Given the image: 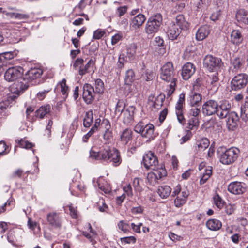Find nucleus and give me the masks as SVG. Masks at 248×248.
<instances>
[{"label":"nucleus","mask_w":248,"mask_h":248,"mask_svg":"<svg viewBox=\"0 0 248 248\" xmlns=\"http://www.w3.org/2000/svg\"><path fill=\"white\" fill-rule=\"evenodd\" d=\"M160 78L164 81L170 83L169 89L167 91V96H170L175 90L177 81L175 72L172 62H168L162 66L160 70Z\"/></svg>","instance_id":"1"},{"label":"nucleus","mask_w":248,"mask_h":248,"mask_svg":"<svg viewBox=\"0 0 248 248\" xmlns=\"http://www.w3.org/2000/svg\"><path fill=\"white\" fill-rule=\"evenodd\" d=\"M162 21V16L160 14H157L150 17L146 24V33L148 35H152L158 32Z\"/></svg>","instance_id":"2"},{"label":"nucleus","mask_w":248,"mask_h":248,"mask_svg":"<svg viewBox=\"0 0 248 248\" xmlns=\"http://www.w3.org/2000/svg\"><path fill=\"white\" fill-rule=\"evenodd\" d=\"M134 131L140 134L142 137L148 139V140H153L155 137L154 134L155 127L151 124L146 125L142 122L138 123L134 127Z\"/></svg>","instance_id":"3"},{"label":"nucleus","mask_w":248,"mask_h":248,"mask_svg":"<svg viewBox=\"0 0 248 248\" xmlns=\"http://www.w3.org/2000/svg\"><path fill=\"white\" fill-rule=\"evenodd\" d=\"M239 152V150L235 147L226 149L220 155L219 161L224 165L232 164L237 159Z\"/></svg>","instance_id":"4"},{"label":"nucleus","mask_w":248,"mask_h":248,"mask_svg":"<svg viewBox=\"0 0 248 248\" xmlns=\"http://www.w3.org/2000/svg\"><path fill=\"white\" fill-rule=\"evenodd\" d=\"M223 66L221 59L212 55H206L203 59V66L210 72H217Z\"/></svg>","instance_id":"5"},{"label":"nucleus","mask_w":248,"mask_h":248,"mask_svg":"<svg viewBox=\"0 0 248 248\" xmlns=\"http://www.w3.org/2000/svg\"><path fill=\"white\" fill-rule=\"evenodd\" d=\"M248 83V75L239 73L235 76L231 82V88L233 91H238L244 88Z\"/></svg>","instance_id":"6"},{"label":"nucleus","mask_w":248,"mask_h":248,"mask_svg":"<svg viewBox=\"0 0 248 248\" xmlns=\"http://www.w3.org/2000/svg\"><path fill=\"white\" fill-rule=\"evenodd\" d=\"M142 162L144 167L147 170H155L159 169L158 160L156 156L152 151H148L142 158Z\"/></svg>","instance_id":"7"},{"label":"nucleus","mask_w":248,"mask_h":248,"mask_svg":"<svg viewBox=\"0 0 248 248\" xmlns=\"http://www.w3.org/2000/svg\"><path fill=\"white\" fill-rule=\"evenodd\" d=\"M111 150L112 148L108 146L104 147L98 152L91 149L90 152V157L96 160L108 161L110 159V154H112Z\"/></svg>","instance_id":"8"},{"label":"nucleus","mask_w":248,"mask_h":248,"mask_svg":"<svg viewBox=\"0 0 248 248\" xmlns=\"http://www.w3.org/2000/svg\"><path fill=\"white\" fill-rule=\"evenodd\" d=\"M83 59L78 58L73 64V67L75 68H79L78 73L81 76L89 73L90 69L95 64L94 61L92 59H90L85 65H83Z\"/></svg>","instance_id":"9"},{"label":"nucleus","mask_w":248,"mask_h":248,"mask_svg":"<svg viewBox=\"0 0 248 248\" xmlns=\"http://www.w3.org/2000/svg\"><path fill=\"white\" fill-rule=\"evenodd\" d=\"M154 172H151L148 173L147 180L150 185L155 186L158 182V180L166 175L165 169L160 167L159 169L154 170Z\"/></svg>","instance_id":"10"},{"label":"nucleus","mask_w":248,"mask_h":248,"mask_svg":"<svg viewBox=\"0 0 248 248\" xmlns=\"http://www.w3.org/2000/svg\"><path fill=\"white\" fill-rule=\"evenodd\" d=\"M185 95L181 93L179 99L175 106V114L178 121L180 123L184 124L186 123V120L184 116V105L185 104Z\"/></svg>","instance_id":"11"},{"label":"nucleus","mask_w":248,"mask_h":248,"mask_svg":"<svg viewBox=\"0 0 248 248\" xmlns=\"http://www.w3.org/2000/svg\"><path fill=\"white\" fill-rule=\"evenodd\" d=\"M23 73L21 67H13L8 69L5 73L4 78L9 82L15 81L20 78Z\"/></svg>","instance_id":"12"},{"label":"nucleus","mask_w":248,"mask_h":248,"mask_svg":"<svg viewBox=\"0 0 248 248\" xmlns=\"http://www.w3.org/2000/svg\"><path fill=\"white\" fill-rule=\"evenodd\" d=\"M96 92L94 88L89 84H85L83 87V98L87 104H91L94 99Z\"/></svg>","instance_id":"13"},{"label":"nucleus","mask_w":248,"mask_h":248,"mask_svg":"<svg viewBox=\"0 0 248 248\" xmlns=\"http://www.w3.org/2000/svg\"><path fill=\"white\" fill-rule=\"evenodd\" d=\"M47 221L48 224L55 229H60L62 226V217L60 213L51 212L47 215Z\"/></svg>","instance_id":"14"},{"label":"nucleus","mask_w":248,"mask_h":248,"mask_svg":"<svg viewBox=\"0 0 248 248\" xmlns=\"http://www.w3.org/2000/svg\"><path fill=\"white\" fill-rule=\"evenodd\" d=\"M231 104L228 100H222L218 104L217 115L220 119L226 118L230 112Z\"/></svg>","instance_id":"15"},{"label":"nucleus","mask_w":248,"mask_h":248,"mask_svg":"<svg viewBox=\"0 0 248 248\" xmlns=\"http://www.w3.org/2000/svg\"><path fill=\"white\" fill-rule=\"evenodd\" d=\"M218 104L214 100H209L205 102L202 106L203 114L210 116L217 113Z\"/></svg>","instance_id":"16"},{"label":"nucleus","mask_w":248,"mask_h":248,"mask_svg":"<svg viewBox=\"0 0 248 248\" xmlns=\"http://www.w3.org/2000/svg\"><path fill=\"white\" fill-rule=\"evenodd\" d=\"M136 110L134 106H129L122 115L123 122L126 125H131L134 121V115Z\"/></svg>","instance_id":"17"},{"label":"nucleus","mask_w":248,"mask_h":248,"mask_svg":"<svg viewBox=\"0 0 248 248\" xmlns=\"http://www.w3.org/2000/svg\"><path fill=\"white\" fill-rule=\"evenodd\" d=\"M245 184L238 182H234L229 185L228 190L235 195L242 194L245 191Z\"/></svg>","instance_id":"18"},{"label":"nucleus","mask_w":248,"mask_h":248,"mask_svg":"<svg viewBox=\"0 0 248 248\" xmlns=\"http://www.w3.org/2000/svg\"><path fill=\"white\" fill-rule=\"evenodd\" d=\"M195 67L193 64L187 62L182 68L181 75L184 80H188L195 73Z\"/></svg>","instance_id":"19"},{"label":"nucleus","mask_w":248,"mask_h":248,"mask_svg":"<svg viewBox=\"0 0 248 248\" xmlns=\"http://www.w3.org/2000/svg\"><path fill=\"white\" fill-rule=\"evenodd\" d=\"M226 121L228 128L229 130H233L237 125V123L239 120L238 114L234 111H231L227 115Z\"/></svg>","instance_id":"20"},{"label":"nucleus","mask_w":248,"mask_h":248,"mask_svg":"<svg viewBox=\"0 0 248 248\" xmlns=\"http://www.w3.org/2000/svg\"><path fill=\"white\" fill-rule=\"evenodd\" d=\"M181 32V29H178L174 23L171 22L168 25L166 33L170 39L174 40L177 39Z\"/></svg>","instance_id":"21"},{"label":"nucleus","mask_w":248,"mask_h":248,"mask_svg":"<svg viewBox=\"0 0 248 248\" xmlns=\"http://www.w3.org/2000/svg\"><path fill=\"white\" fill-rule=\"evenodd\" d=\"M189 191L186 188H183L181 192L179 193L176 196L174 201V203L176 207H180L184 204L189 196Z\"/></svg>","instance_id":"22"},{"label":"nucleus","mask_w":248,"mask_h":248,"mask_svg":"<svg viewBox=\"0 0 248 248\" xmlns=\"http://www.w3.org/2000/svg\"><path fill=\"white\" fill-rule=\"evenodd\" d=\"M146 20L145 16L139 14L134 17L130 21V26L133 30H137L141 27Z\"/></svg>","instance_id":"23"},{"label":"nucleus","mask_w":248,"mask_h":248,"mask_svg":"<svg viewBox=\"0 0 248 248\" xmlns=\"http://www.w3.org/2000/svg\"><path fill=\"white\" fill-rule=\"evenodd\" d=\"M15 97V96H10L6 100L0 102V114L2 116H7L9 114L8 108L11 106L13 99Z\"/></svg>","instance_id":"24"},{"label":"nucleus","mask_w":248,"mask_h":248,"mask_svg":"<svg viewBox=\"0 0 248 248\" xmlns=\"http://www.w3.org/2000/svg\"><path fill=\"white\" fill-rule=\"evenodd\" d=\"M210 32V29L208 25L201 26L197 31L196 34V38L198 41H202L206 38Z\"/></svg>","instance_id":"25"},{"label":"nucleus","mask_w":248,"mask_h":248,"mask_svg":"<svg viewBox=\"0 0 248 248\" xmlns=\"http://www.w3.org/2000/svg\"><path fill=\"white\" fill-rule=\"evenodd\" d=\"M174 23L175 25L178 27V29L182 30H186L188 28L189 24L187 21L185 19L184 16L182 15H178L175 18Z\"/></svg>","instance_id":"26"},{"label":"nucleus","mask_w":248,"mask_h":248,"mask_svg":"<svg viewBox=\"0 0 248 248\" xmlns=\"http://www.w3.org/2000/svg\"><path fill=\"white\" fill-rule=\"evenodd\" d=\"M112 154H110L109 162L112 163L115 166H118L122 162L120 152L116 148H113L111 150Z\"/></svg>","instance_id":"27"},{"label":"nucleus","mask_w":248,"mask_h":248,"mask_svg":"<svg viewBox=\"0 0 248 248\" xmlns=\"http://www.w3.org/2000/svg\"><path fill=\"white\" fill-rule=\"evenodd\" d=\"M202 99L201 94L196 92H191L188 97V101L190 106H200Z\"/></svg>","instance_id":"28"},{"label":"nucleus","mask_w":248,"mask_h":248,"mask_svg":"<svg viewBox=\"0 0 248 248\" xmlns=\"http://www.w3.org/2000/svg\"><path fill=\"white\" fill-rule=\"evenodd\" d=\"M42 74L43 71L42 69L32 68L27 72L25 78L32 80L40 78Z\"/></svg>","instance_id":"29"},{"label":"nucleus","mask_w":248,"mask_h":248,"mask_svg":"<svg viewBox=\"0 0 248 248\" xmlns=\"http://www.w3.org/2000/svg\"><path fill=\"white\" fill-rule=\"evenodd\" d=\"M231 42L235 45H240L243 41V36L238 30H233L231 34Z\"/></svg>","instance_id":"30"},{"label":"nucleus","mask_w":248,"mask_h":248,"mask_svg":"<svg viewBox=\"0 0 248 248\" xmlns=\"http://www.w3.org/2000/svg\"><path fill=\"white\" fill-rule=\"evenodd\" d=\"M235 16L238 22L248 25V11L240 9L237 11Z\"/></svg>","instance_id":"31"},{"label":"nucleus","mask_w":248,"mask_h":248,"mask_svg":"<svg viewBox=\"0 0 248 248\" xmlns=\"http://www.w3.org/2000/svg\"><path fill=\"white\" fill-rule=\"evenodd\" d=\"M132 131L130 128H126L124 130L120 135L121 141L124 144H127L132 139Z\"/></svg>","instance_id":"32"},{"label":"nucleus","mask_w":248,"mask_h":248,"mask_svg":"<svg viewBox=\"0 0 248 248\" xmlns=\"http://www.w3.org/2000/svg\"><path fill=\"white\" fill-rule=\"evenodd\" d=\"M21 231H15L10 230L7 235V239L9 242L15 245L17 242L20 240L21 236L20 235Z\"/></svg>","instance_id":"33"},{"label":"nucleus","mask_w":248,"mask_h":248,"mask_svg":"<svg viewBox=\"0 0 248 248\" xmlns=\"http://www.w3.org/2000/svg\"><path fill=\"white\" fill-rule=\"evenodd\" d=\"M97 183L99 189L105 194H108L111 192V188L110 186L102 177H100L97 179Z\"/></svg>","instance_id":"34"},{"label":"nucleus","mask_w":248,"mask_h":248,"mask_svg":"<svg viewBox=\"0 0 248 248\" xmlns=\"http://www.w3.org/2000/svg\"><path fill=\"white\" fill-rule=\"evenodd\" d=\"M207 227L212 231L219 230L222 227V223L218 220L211 219L206 222Z\"/></svg>","instance_id":"35"},{"label":"nucleus","mask_w":248,"mask_h":248,"mask_svg":"<svg viewBox=\"0 0 248 248\" xmlns=\"http://www.w3.org/2000/svg\"><path fill=\"white\" fill-rule=\"evenodd\" d=\"M209 79L208 80V84L211 86V88L217 89L219 84V78L217 72L209 75Z\"/></svg>","instance_id":"36"},{"label":"nucleus","mask_w":248,"mask_h":248,"mask_svg":"<svg viewBox=\"0 0 248 248\" xmlns=\"http://www.w3.org/2000/svg\"><path fill=\"white\" fill-rule=\"evenodd\" d=\"M51 107L49 105H46L40 107L35 111V116L40 119H42L44 116L49 113L50 111Z\"/></svg>","instance_id":"37"},{"label":"nucleus","mask_w":248,"mask_h":248,"mask_svg":"<svg viewBox=\"0 0 248 248\" xmlns=\"http://www.w3.org/2000/svg\"><path fill=\"white\" fill-rule=\"evenodd\" d=\"M171 189L168 186H162L158 187L157 193L159 196L162 198H166L170 196L171 193Z\"/></svg>","instance_id":"38"},{"label":"nucleus","mask_w":248,"mask_h":248,"mask_svg":"<svg viewBox=\"0 0 248 248\" xmlns=\"http://www.w3.org/2000/svg\"><path fill=\"white\" fill-rule=\"evenodd\" d=\"M244 62L242 59L240 57H235L232 61V71L233 72H238L241 69Z\"/></svg>","instance_id":"39"},{"label":"nucleus","mask_w":248,"mask_h":248,"mask_svg":"<svg viewBox=\"0 0 248 248\" xmlns=\"http://www.w3.org/2000/svg\"><path fill=\"white\" fill-rule=\"evenodd\" d=\"M202 173V177L200 180L201 185L204 184L209 179L212 173V167L208 166L204 170Z\"/></svg>","instance_id":"40"},{"label":"nucleus","mask_w":248,"mask_h":248,"mask_svg":"<svg viewBox=\"0 0 248 248\" xmlns=\"http://www.w3.org/2000/svg\"><path fill=\"white\" fill-rule=\"evenodd\" d=\"M210 142L207 138H202L197 141V146L199 151L204 150L209 146Z\"/></svg>","instance_id":"41"},{"label":"nucleus","mask_w":248,"mask_h":248,"mask_svg":"<svg viewBox=\"0 0 248 248\" xmlns=\"http://www.w3.org/2000/svg\"><path fill=\"white\" fill-rule=\"evenodd\" d=\"M93 113L92 110L86 113L83 121V125L86 127H89L93 122Z\"/></svg>","instance_id":"42"},{"label":"nucleus","mask_w":248,"mask_h":248,"mask_svg":"<svg viewBox=\"0 0 248 248\" xmlns=\"http://www.w3.org/2000/svg\"><path fill=\"white\" fill-rule=\"evenodd\" d=\"M143 181L140 178H135L133 181V186L136 191L140 192L143 190Z\"/></svg>","instance_id":"43"},{"label":"nucleus","mask_w":248,"mask_h":248,"mask_svg":"<svg viewBox=\"0 0 248 248\" xmlns=\"http://www.w3.org/2000/svg\"><path fill=\"white\" fill-rule=\"evenodd\" d=\"M137 49L136 45L134 43L131 44L127 49V56L128 57L129 60L134 59L136 54Z\"/></svg>","instance_id":"44"},{"label":"nucleus","mask_w":248,"mask_h":248,"mask_svg":"<svg viewBox=\"0 0 248 248\" xmlns=\"http://www.w3.org/2000/svg\"><path fill=\"white\" fill-rule=\"evenodd\" d=\"M97 207L99 211L101 212L108 213V207L105 202L104 200L99 199L98 202L96 203Z\"/></svg>","instance_id":"45"},{"label":"nucleus","mask_w":248,"mask_h":248,"mask_svg":"<svg viewBox=\"0 0 248 248\" xmlns=\"http://www.w3.org/2000/svg\"><path fill=\"white\" fill-rule=\"evenodd\" d=\"M125 104L123 101L119 100L115 108V113L116 115H121L123 114V111L125 110L124 108Z\"/></svg>","instance_id":"46"},{"label":"nucleus","mask_w":248,"mask_h":248,"mask_svg":"<svg viewBox=\"0 0 248 248\" xmlns=\"http://www.w3.org/2000/svg\"><path fill=\"white\" fill-rule=\"evenodd\" d=\"M95 88L96 93H101L104 91V83L100 79H97L95 81Z\"/></svg>","instance_id":"47"},{"label":"nucleus","mask_w":248,"mask_h":248,"mask_svg":"<svg viewBox=\"0 0 248 248\" xmlns=\"http://www.w3.org/2000/svg\"><path fill=\"white\" fill-rule=\"evenodd\" d=\"M66 82V79H63L62 81L58 84V86H60L61 91L62 94L65 95L66 97L68 94L67 92L68 91V87L67 86Z\"/></svg>","instance_id":"48"},{"label":"nucleus","mask_w":248,"mask_h":248,"mask_svg":"<svg viewBox=\"0 0 248 248\" xmlns=\"http://www.w3.org/2000/svg\"><path fill=\"white\" fill-rule=\"evenodd\" d=\"M134 71L131 70H128L125 74V81L127 84H129L132 82L134 80Z\"/></svg>","instance_id":"49"},{"label":"nucleus","mask_w":248,"mask_h":248,"mask_svg":"<svg viewBox=\"0 0 248 248\" xmlns=\"http://www.w3.org/2000/svg\"><path fill=\"white\" fill-rule=\"evenodd\" d=\"M10 151L9 147L6 145L5 141L1 140L0 141V155H5L8 154Z\"/></svg>","instance_id":"50"},{"label":"nucleus","mask_w":248,"mask_h":248,"mask_svg":"<svg viewBox=\"0 0 248 248\" xmlns=\"http://www.w3.org/2000/svg\"><path fill=\"white\" fill-rule=\"evenodd\" d=\"M214 202L218 208L220 209L223 207L224 202L218 195L217 194L214 197Z\"/></svg>","instance_id":"51"},{"label":"nucleus","mask_w":248,"mask_h":248,"mask_svg":"<svg viewBox=\"0 0 248 248\" xmlns=\"http://www.w3.org/2000/svg\"><path fill=\"white\" fill-rule=\"evenodd\" d=\"M191 108L189 110V114L190 116L197 118L200 112V106H190Z\"/></svg>","instance_id":"52"},{"label":"nucleus","mask_w":248,"mask_h":248,"mask_svg":"<svg viewBox=\"0 0 248 248\" xmlns=\"http://www.w3.org/2000/svg\"><path fill=\"white\" fill-rule=\"evenodd\" d=\"M118 227L119 229L122 231L124 232H127L129 231V225L123 221H120L118 224Z\"/></svg>","instance_id":"53"},{"label":"nucleus","mask_w":248,"mask_h":248,"mask_svg":"<svg viewBox=\"0 0 248 248\" xmlns=\"http://www.w3.org/2000/svg\"><path fill=\"white\" fill-rule=\"evenodd\" d=\"M136 238L133 236L124 237L121 238V241L122 243L127 244H134L136 242Z\"/></svg>","instance_id":"54"},{"label":"nucleus","mask_w":248,"mask_h":248,"mask_svg":"<svg viewBox=\"0 0 248 248\" xmlns=\"http://www.w3.org/2000/svg\"><path fill=\"white\" fill-rule=\"evenodd\" d=\"M241 116L240 117L243 121L247 122L248 121V108H245L242 106L241 108Z\"/></svg>","instance_id":"55"},{"label":"nucleus","mask_w":248,"mask_h":248,"mask_svg":"<svg viewBox=\"0 0 248 248\" xmlns=\"http://www.w3.org/2000/svg\"><path fill=\"white\" fill-rule=\"evenodd\" d=\"M143 77L147 81L152 80L154 77V73L151 70H146Z\"/></svg>","instance_id":"56"},{"label":"nucleus","mask_w":248,"mask_h":248,"mask_svg":"<svg viewBox=\"0 0 248 248\" xmlns=\"http://www.w3.org/2000/svg\"><path fill=\"white\" fill-rule=\"evenodd\" d=\"M18 143L21 147L26 149H31L33 146V145L31 143L22 139L18 141Z\"/></svg>","instance_id":"57"},{"label":"nucleus","mask_w":248,"mask_h":248,"mask_svg":"<svg viewBox=\"0 0 248 248\" xmlns=\"http://www.w3.org/2000/svg\"><path fill=\"white\" fill-rule=\"evenodd\" d=\"M188 128L192 129L193 127L198 125V120L197 118L193 117L189 119L188 123Z\"/></svg>","instance_id":"58"},{"label":"nucleus","mask_w":248,"mask_h":248,"mask_svg":"<svg viewBox=\"0 0 248 248\" xmlns=\"http://www.w3.org/2000/svg\"><path fill=\"white\" fill-rule=\"evenodd\" d=\"M105 32L101 30H97L93 32V38L94 39H99L105 34Z\"/></svg>","instance_id":"59"},{"label":"nucleus","mask_w":248,"mask_h":248,"mask_svg":"<svg viewBox=\"0 0 248 248\" xmlns=\"http://www.w3.org/2000/svg\"><path fill=\"white\" fill-rule=\"evenodd\" d=\"M29 17L30 16L28 14L16 13L15 19L22 20H27L29 18Z\"/></svg>","instance_id":"60"},{"label":"nucleus","mask_w":248,"mask_h":248,"mask_svg":"<svg viewBox=\"0 0 248 248\" xmlns=\"http://www.w3.org/2000/svg\"><path fill=\"white\" fill-rule=\"evenodd\" d=\"M235 209L234 205L229 204L225 206V212L228 215H231L234 212Z\"/></svg>","instance_id":"61"},{"label":"nucleus","mask_w":248,"mask_h":248,"mask_svg":"<svg viewBox=\"0 0 248 248\" xmlns=\"http://www.w3.org/2000/svg\"><path fill=\"white\" fill-rule=\"evenodd\" d=\"M69 209L70 211V215L71 217L74 219L77 218L78 217V213L76 208H75L72 205H69Z\"/></svg>","instance_id":"62"},{"label":"nucleus","mask_w":248,"mask_h":248,"mask_svg":"<svg viewBox=\"0 0 248 248\" xmlns=\"http://www.w3.org/2000/svg\"><path fill=\"white\" fill-rule=\"evenodd\" d=\"M53 125V121L51 120H49L48 123L47 125H46L45 129V135L48 137H49L51 136V128L52 126Z\"/></svg>","instance_id":"63"},{"label":"nucleus","mask_w":248,"mask_h":248,"mask_svg":"<svg viewBox=\"0 0 248 248\" xmlns=\"http://www.w3.org/2000/svg\"><path fill=\"white\" fill-rule=\"evenodd\" d=\"M123 37L122 34L117 33L113 35L111 38V44L114 45L116 44Z\"/></svg>","instance_id":"64"}]
</instances>
